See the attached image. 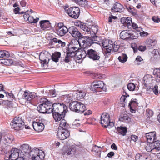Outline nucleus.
Returning a JSON list of instances; mask_svg holds the SVG:
<instances>
[{
	"label": "nucleus",
	"instance_id": "obj_4",
	"mask_svg": "<svg viewBox=\"0 0 160 160\" xmlns=\"http://www.w3.org/2000/svg\"><path fill=\"white\" fill-rule=\"evenodd\" d=\"M41 100L43 102L38 106V110L41 113H51L52 111V102L45 98H42Z\"/></svg>",
	"mask_w": 160,
	"mask_h": 160
},
{
	"label": "nucleus",
	"instance_id": "obj_20",
	"mask_svg": "<svg viewBox=\"0 0 160 160\" xmlns=\"http://www.w3.org/2000/svg\"><path fill=\"white\" fill-rule=\"evenodd\" d=\"M36 93L34 92H25L22 95V98L26 100V102L28 103L32 99L37 96Z\"/></svg>",
	"mask_w": 160,
	"mask_h": 160
},
{
	"label": "nucleus",
	"instance_id": "obj_48",
	"mask_svg": "<svg viewBox=\"0 0 160 160\" xmlns=\"http://www.w3.org/2000/svg\"><path fill=\"white\" fill-rule=\"evenodd\" d=\"M127 88L130 91H133L135 88V85L132 82H130L127 85Z\"/></svg>",
	"mask_w": 160,
	"mask_h": 160
},
{
	"label": "nucleus",
	"instance_id": "obj_36",
	"mask_svg": "<svg viewBox=\"0 0 160 160\" xmlns=\"http://www.w3.org/2000/svg\"><path fill=\"white\" fill-rule=\"evenodd\" d=\"M154 150H160V141L157 140L152 143Z\"/></svg>",
	"mask_w": 160,
	"mask_h": 160
},
{
	"label": "nucleus",
	"instance_id": "obj_41",
	"mask_svg": "<svg viewBox=\"0 0 160 160\" xmlns=\"http://www.w3.org/2000/svg\"><path fill=\"white\" fill-rule=\"evenodd\" d=\"M119 120L121 121L127 123L130 121V118L127 115L124 114L123 116L119 118Z\"/></svg>",
	"mask_w": 160,
	"mask_h": 160
},
{
	"label": "nucleus",
	"instance_id": "obj_32",
	"mask_svg": "<svg viewBox=\"0 0 160 160\" xmlns=\"http://www.w3.org/2000/svg\"><path fill=\"white\" fill-rule=\"evenodd\" d=\"M117 130L118 133L123 136L126 135L127 132V128L126 127H118L117 128Z\"/></svg>",
	"mask_w": 160,
	"mask_h": 160
},
{
	"label": "nucleus",
	"instance_id": "obj_23",
	"mask_svg": "<svg viewBox=\"0 0 160 160\" xmlns=\"http://www.w3.org/2000/svg\"><path fill=\"white\" fill-rule=\"evenodd\" d=\"M76 150V146L72 145L71 147H68L62 153L63 155H70L74 154Z\"/></svg>",
	"mask_w": 160,
	"mask_h": 160
},
{
	"label": "nucleus",
	"instance_id": "obj_1",
	"mask_svg": "<svg viewBox=\"0 0 160 160\" xmlns=\"http://www.w3.org/2000/svg\"><path fill=\"white\" fill-rule=\"evenodd\" d=\"M22 150L20 155L27 158L32 155V160H42L45 157L44 152L39 149L35 148L31 150V147L28 144H24L21 146Z\"/></svg>",
	"mask_w": 160,
	"mask_h": 160
},
{
	"label": "nucleus",
	"instance_id": "obj_64",
	"mask_svg": "<svg viewBox=\"0 0 160 160\" xmlns=\"http://www.w3.org/2000/svg\"><path fill=\"white\" fill-rule=\"evenodd\" d=\"M29 16L28 14L25 13L23 15V18L24 20L26 21H28V17H29Z\"/></svg>",
	"mask_w": 160,
	"mask_h": 160
},
{
	"label": "nucleus",
	"instance_id": "obj_8",
	"mask_svg": "<svg viewBox=\"0 0 160 160\" xmlns=\"http://www.w3.org/2000/svg\"><path fill=\"white\" fill-rule=\"evenodd\" d=\"M84 51L85 53L84 56L82 57V55L81 54V58H84L85 56H87L90 59L95 61L98 60L100 58L99 52L95 50L89 48L87 50H84Z\"/></svg>",
	"mask_w": 160,
	"mask_h": 160
},
{
	"label": "nucleus",
	"instance_id": "obj_63",
	"mask_svg": "<svg viewBox=\"0 0 160 160\" xmlns=\"http://www.w3.org/2000/svg\"><path fill=\"white\" fill-rule=\"evenodd\" d=\"M155 80V81L156 82V83L158 82H160V74H158Z\"/></svg>",
	"mask_w": 160,
	"mask_h": 160
},
{
	"label": "nucleus",
	"instance_id": "obj_18",
	"mask_svg": "<svg viewBox=\"0 0 160 160\" xmlns=\"http://www.w3.org/2000/svg\"><path fill=\"white\" fill-rule=\"evenodd\" d=\"M11 153L9 156V160H18V158L22 156L19 154V150L16 148H12L11 151Z\"/></svg>",
	"mask_w": 160,
	"mask_h": 160
},
{
	"label": "nucleus",
	"instance_id": "obj_3",
	"mask_svg": "<svg viewBox=\"0 0 160 160\" xmlns=\"http://www.w3.org/2000/svg\"><path fill=\"white\" fill-rule=\"evenodd\" d=\"M101 46L106 50V53H110L112 50L114 52H117L119 48L117 42L108 40H104Z\"/></svg>",
	"mask_w": 160,
	"mask_h": 160
},
{
	"label": "nucleus",
	"instance_id": "obj_57",
	"mask_svg": "<svg viewBox=\"0 0 160 160\" xmlns=\"http://www.w3.org/2000/svg\"><path fill=\"white\" fill-rule=\"evenodd\" d=\"M146 46H145L141 45L139 46L138 49L140 51L143 52L146 49Z\"/></svg>",
	"mask_w": 160,
	"mask_h": 160
},
{
	"label": "nucleus",
	"instance_id": "obj_14",
	"mask_svg": "<svg viewBox=\"0 0 160 160\" xmlns=\"http://www.w3.org/2000/svg\"><path fill=\"white\" fill-rule=\"evenodd\" d=\"M55 29L57 34L60 36H64L68 32V29L61 23H58V25L56 26Z\"/></svg>",
	"mask_w": 160,
	"mask_h": 160
},
{
	"label": "nucleus",
	"instance_id": "obj_34",
	"mask_svg": "<svg viewBox=\"0 0 160 160\" xmlns=\"http://www.w3.org/2000/svg\"><path fill=\"white\" fill-rule=\"evenodd\" d=\"M53 42L55 43H58L62 47H64L65 45V42H62L60 40L57 39L56 38H54L50 40V43L51 45H52Z\"/></svg>",
	"mask_w": 160,
	"mask_h": 160
},
{
	"label": "nucleus",
	"instance_id": "obj_56",
	"mask_svg": "<svg viewBox=\"0 0 160 160\" xmlns=\"http://www.w3.org/2000/svg\"><path fill=\"white\" fill-rule=\"evenodd\" d=\"M18 55L20 57L23 58L25 57L26 54L24 51H21L18 52Z\"/></svg>",
	"mask_w": 160,
	"mask_h": 160
},
{
	"label": "nucleus",
	"instance_id": "obj_61",
	"mask_svg": "<svg viewBox=\"0 0 160 160\" xmlns=\"http://www.w3.org/2000/svg\"><path fill=\"white\" fill-rule=\"evenodd\" d=\"M153 73L156 76L158 75V74H160V69H156L154 70Z\"/></svg>",
	"mask_w": 160,
	"mask_h": 160
},
{
	"label": "nucleus",
	"instance_id": "obj_45",
	"mask_svg": "<svg viewBox=\"0 0 160 160\" xmlns=\"http://www.w3.org/2000/svg\"><path fill=\"white\" fill-rule=\"evenodd\" d=\"M73 57L70 55V54L67 53V55L65 58L64 59L63 61L66 63H69L72 60V58Z\"/></svg>",
	"mask_w": 160,
	"mask_h": 160
},
{
	"label": "nucleus",
	"instance_id": "obj_60",
	"mask_svg": "<svg viewBox=\"0 0 160 160\" xmlns=\"http://www.w3.org/2000/svg\"><path fill=\"white\" fill-rule=\"evenodd\" d=\"M126 97H125L124 96H122L120 98L121 101L122 102H124V104H125V103L126 104L127 102V100H126Z\"/></svg>",
	"mask_w": 160,
	"mask_h": 160
},
{
	"label": "nucleus",
	"instance_id": "obj_15",
	"mask_svg": "<svg viewBox=\"0 0 160 160\" xmlns=\"http://www.w3.org/2000/svg\"><path fill=\"white\" fill-rule=\"evenodd\" d=\"M70 136V132L67 128L59 129L57 132L58 138L61 140H63L68 138Z\"/></svg>",
	"mask_w": 160,
	"mask_h": 160
},
{
	"label": "nucleus",
	"instance_id": "obj_44",
	"mask_svg": "<svg viewBox=\"0 0 160 160\" xmlns=\"http://www.w3.org/2000/svg\"><path fill=\"white\" fill-rule=\"evenodd\" d=\"M132 21L130 17H127L126 18L125 26H127L128 28H130L131 24L132 23Z\"/></svg>",
	"mask_w": 160,
	"mask_h": 160
},
{
	"label": "nucleus",
	"instance_id": "obj_49",
	"mask_svg": "<svg viewBox=\"0 0 160 160\" xmlns=\"http://www.w3.org/2000/svg\"><path fill=\"white\" fill-rule=\"evenodd\" d=\"M9 52L7 51H0V57L3 58L4 56L9 57Z\"/></svg>",
	"mask_w": 160,
	"mask_h": 160
},
{
	"label": "nucleus",
	"instance_id": "obj_42",
	"mask_svg": "<svg viewBox=\"0 0 160 160\" xmlns=\"http://www.w3.org/2000/svg\"><path fill=\"white\" fill-rule=\"evenodd\" d=\"M68 124L67 123L66 120L64 119H62L59 124V127L62 128V129H64V128H67L68 127Z\"/></svg>",
	"mask_w": 160,
	"mask_h": 160
},
{
	"label": "nucleus",
	"instance_id": "obj_30",
	"mask_svg": "<svg viewBox=\"0 0 160 160\" xmlns=\"http://www.w3.org/2000/svg\"><path fill=\"white\" fill-rule=\"evenodd\" d=\"M78 50V48L75 47H69L67 50V53L74 57L76 54L75 53Z\"/></svg>",
	"mask_w": 160,
	"mask_h": 160
},
{
	"label": "nucleus",
	"instance_id": "obj_12",
	"mask_svg": "<svg viewBox=\"0 0 160 160\" xmlns=\"http://www.w3.org/2000/svg\"><path fill=\"white\" fill-rule=\"evenodd\" d=\"M86 94V92L85 91L78 90L76 91V93H74L72 94L65 95L64 96L68 99L69 101H72V99L73 98L79 100L83 98Z\"/></svg>",
	"mask_w": 160,
	"mask_h": 160
},
{
	"label": "nucleus",
	"instance_id": "obj_28",
	"mask_svg": "<svg viewBox=\"0 0 160 160\" xmlns=\"http://www.w3.org/2000/svg\"><path fill=\"white\" fill-rule=\"evenodd\" d=\"M90 36H93L96 35L98 30V26L96 25H91Z\"/></svg>",
	"mask_w": 160,
	"mask_h": 160
},
{
	"label": "nucleus",
	"instance_id": "obj_5",
	"mask_svg": "<svg viewBox=\"0 0 160 160\" xmlns=\"http://www.w3.org/2000/svg\"><path fill=\"white\" fill-rule=\"evenodd\" d=\"M69 107L72 111L79 113H82L84 112L86 108L84 104L76 101L71 102L69 104Z\"/></svg>",
	"mask_w": 160,
	"mask_h": 160
},
{
	"label": "nucleus",
	"instance_id": "obj_19",
	"mask_svg": "<svg viewBox=\"0 0 160 160\" xmlns=\"http://www.w3.org/2000/svg\"><path fill=\"white\" fill-rule=\"evenodd\" d=\"M78 24L76 25L80 27L83 31L86 32L85 34L88 36L90 35V33L91 25L89 24V23H84L81 22H79L78 23Z\"/></svg>",
	"mask_w": 160,
	"mask_h": 160
},
{
	"label": "nucleus",
	"instance_id": "obj_39",
	"mask_svg": "<svg viewBox=\"0 0 160 160\" xmlns=\"http://www.w3.org/2000/svg\"><path fill=\"white\" fill-rule=\"evenodd\" d=\"M138 105V103L136 99H132L129 102L128 106L129 107H132L136 108Z\"/></svg>",
	"mask_w": 160,
	"mask_h": 160
},
{
	"label": "nucleus",
	"instance_id": "obj_35",
	"mask_svg": "<svg viewBox=\"0 0 160 160\" xmlns=\"http://www.w3.org/2000/svg\"><path fill=\"white\" fill-rule=\"evenodd\" d=\"M61 53L59 52H57L53 54L52 55V59L53 61L57 62L58 61L59 59L60 58Z\"/></svg>",
	"mask_w": 160,
	"mask_h": 160
},
{
	"label": "nucleus",
	"instance_id": "obj_6",
	"mask_svg": "<svg viewBox=\"0 0 160 160\" xmlns=\"http://www.w3.org/2000/svg\"><path fill=\"white\" fill-rule=\"evenodd\" d=\"M78 42L79 45L83 48L84 50H88L89 48L90 47L92 43V40H91L90 36L82 37L78 39Z\"/></svg>",
	"mask_w": 160,
	"mask_h": 160
},
{
	"label": "nucleus",
	"instance_id": "obj_11",
	"mask_svg": "<svg viewBox=\"0 0 160 160\" xmlns=\"http://www.w3.org/2000/svg\"><path fill=\"white\" fill-rule=\"evenodd\" d=\"M52 112H56L62 113H65L67 109V106L63 103L56 102L52 105Z\"/></svg>",
	"mask_w": 160,
	"mask_h": 160
},
{
	"label": "nucleus",
	"instance_id": "obj_27",
	"mask_svg": "<svg viewBox=\"0 0 160 160\" xmlns=\"http://www.w3.org/2000/svg\"><path fill=\"white\" fill-rule=\"evenodd\" d=\"M52 112L53 118L56 122L60 121L65 117V113H62L56 112Z\"/></svg>",
	"mask_w": 160,
	"mask_h": 160
},
{
	"label": "nucleus",
	"instance_id": "obj_33",
	"mask_svg": "<svg viewBox=\"0 0 160 160\" xmlns=\"http://www.w3.org/2000/svg\"><path fill=\"white\" fill-rule=\"evenodd\" d=\"M76 4L82 7H85L88 4V1L86 0H72Z\"/></svg>",
	"mask_w": 160,
	"mask_h": 160
},
{
	"label": "nucleus",
	"instance_id": "obj_16",
	"mask_svg": "<svg viewBox=\"0 0 160 160\" xmlns=\"http://www.w3.org/2000/svg\"><path fill=\"white\" fill-rule=\"evenodd\" d=\"M68 32L72 36L76 38H79L82 36L81 33L76 27L71 26L68 28Z\"/></svg>",
	"mask_w": 160,
	"mask_h": 160
},
{
	"label": "nucleus",
	"instance_id": "obj_53",
	"mask_svg": "<svg viewBox=\"0 0 160 160\" xmlns=\"http://www.w3.org/2000/svg\"><path fill=\"white\" fill-rule=\"evenodd\" d=\"M152 20L155 23H159L160 22V18L158 16H153Z\"/></svg>",
	"mask_w": 160,
	"mask_h": 160
},
{
	"label": "nucleus",
	"instance_id": "obj_21",
	"mask_svg": "<svg viewBox=\"0 0 160 160\" xmlns=\"http://www.w3.org/2000/svg\"><path fill=\"white\" fill-rule=\"evenodd\" d=\"M147 141L148 143H152L154 140L157 139L156 132H152L146 134Z\"/></svg>",
	"mask_w": 160,
	"mask_h": 160
},
{
	"label": "nucleus",
	"instance_id": "obj_51",
	"mask_svg": "<svg viewBox=\"0 0 160 160\" xmlns=\"http://www.w3.org/2000/svg\"><path fill=\"white\" fill-rule=\"evenodd\" d=\"M131 27H130V28H129L128 29H131L133 28L138 31L139 30V29L140 28H138L137 25L135 23H132L131 24Z\"/></svg>",
	"mask_w": 160,
	"mask_h": 160
},
{
	"label": "nucleus",
	"instance_id": "obj_54",
	"mask_svg": "<svg viewBox=\"0 0 160 160\" xmlns=\"http://www.w3.org/2000/svg\"><path fill=\"white\" fill-rule=\"evenodd\" d=\"M130 138L131 141L135 142L138 140V137L134 135H132L130 136Z\"/></svg>",
	"mask_w": 160,
	"mask_h": 160
},
{
	"label": "nucleus",
	"instance_id": "obj_55",
	"mask_svg": "<svg viewBox=\"0 0 160 160\" xmlns=\"http://www.w3.org/2000/svg\"><path fill=\"white\" fill-rule=\"evenodd\" d=\"M20 8L19 7H17L13 10V12L15 14H22L24 12H19Z\"/></svg>",
	"mask_w": 160,
	"mask_h": 160
},
{
	"label": "nucleus",
	"instance_id": "obj_46",
	"mask_svg": "<svg viewBox=\"0 0 160 160\" xmlns=\"http://www.w3.org/2000/svg\"><path fill=\"white\" fill-rule=\"evenodd\" d=\"M152 54H153L154 58L156 59L160 58V53L158 49H154L153 51Z\"/></svg>",
	"mask_w": 160,
	"mask_h": 160
},
{
	"label": "nucleus",
	"instance_id": "obj_62",
	"mask_svg": "<svg viewBox=\"0 0 160 160\" xmlns=\"http://www.w3.org/2000/svg\"><path fill=\"white\" fill-rule=\"evenodd\" d=\"M140 36L142 37H144L146 36H147L148 35V32L143 31L142 32H140Z\"/></svg>",
	"mask_w": 160,
	"mask_h": 160
},
{
	"label": "nucleus",
	"instance_id": "obj_10",
	"mask_svg": "<svg viewBox=\"0 0 160 160\" xmlns=\"http://www.w3.org/2000/svg\"><path fill=\"white\" fill-rule=\"evenodd\" d=\"M12 127L16 130L22 129L24 127V122L22 118L19 117H15L14 118L13 122L10 123Z\"/></svg>",
	"mask_w": 160,
	"mask_h": 160
},
{
	"label": "nucleus",
	"instance_id": "obj_37",
	"mask_svg": "<svg viewBox=\"0 0 160 160\" xmlns=\"http://www.w3.org/2000/svg\"><path fill=\"white\" fill-rule=\"evenodd\" d=\"M45 56L44 55H40L39 56V59L44 64H47L50 60L47 57L45 58Z\"/></svg>",
	"mask_w": 160,
	"mask_h": 160
},
{
	"label": "nucleus",
	"instance_id": "obj_22",
	"mask_svg": "<svg viewBox=\"0 0 160 160\" xmlns=\"http://www.w3.org/2000/svg\"><path fill=\"white\" fill-rule=\"evenodd\" d=\"M32 126L34 130L38 132H42L44 128V125L42 122H34Z\"/></svg>",
	"mask_w": 160,
	"mask_h": 160
},
{
	"label": "nucleus",
	"instance_id": "obj_40",
	"mask_svg": "<svg viewBox=\"0 0 160 160\" xmlns=\"http://www.w3.org/2000/svg\"><path fill=\"white\" fill-rule=\"evenodd\" d=\"M128 57L126 54L122 53L118 57L119 61L122 62H125L127 59Z\"/></svg>",
	"mask_w": 160,
	"mask_h": 160
},
{
	"label": "nucleus",
	"instance_id": "obj_26",
	"mask_svg": "<svg viewBox=\"0 0 160 160\" xmlns=\"http://www.w3.org/2000/svg\"><path fill=\"white\" fill-rule=\"evenodd\" d=\"M13 140V137L9 134H5L3 136V142L6 145H8L12 142Z\"/></svg>",
	"mask_w": 160,
	"mask_h": 160
},
{
	"label": "nucleus",
	"instance_id": "obj_24",
	"mask_svg": "<svg viewBox=\"0 0 160 160\" xmlns=\"http://www.w3.org/2000/svg\"><path fill=\"white\" fill-rule=\"evenodd\" d=\"M40 26L44 30L49 29L51 27V23L48 20L41 21L40 22Z\"/></svg>",
	"mask_w": 160,
	"mask_h": 160
},
{
	"label": "nucleus",
	"instance_id": "obj_58",
	"mask_svg": "<svg viewBox=\"0 0 160 160\" xmlns=\"http://www.w3.org/2000/svg\"><path fill=\"white\" fill-rule=\"evenodd\" d=\"M20 5L22 7L26 6L28 4L25 0H22L20 2Z\"/></svg>",
	"mask_w": 160,
	"mask_h": 160
},
{
	"label": "nucleus",
	"instance_id": "obj_31",
	"mask_svg": "<svg viewBox=\"0 0 160 160\" xmlns=\"http://www.w3.org/2000/svg\"><path fill=\"white\" fill-rule=\"evenodd\" d=\"M0 105L2 106L6 105L9 107H14L13 102L8 100H3L0 101Z\"/></svg>",
	"mask_w": 160,
	"mask_h": 160
},
{
	"label": "nucleus",
	"instance_id": "obj_29",
	"mask_svg": "<svg viewBox=\"0 0 160 160\" xmlns=\"http://www.w3.org/2000/svg\"><path fill=\"white\" fill-rule=\"evenodd\" d=\"M92 38L91 40H92V43H96L100 45L101 46L102 45V42L104 40H101V38L100 37L97 36L96 35L93 36H90Z\"/></svg>",
	"mask_w": 160,
	"mask_h": 160
},
{
	"label": "nucleus",
	"instance_id": "obj_17",
	"mask_svg": "<svg viewBox=\"0 0 160 160\" xmlns=\"http://www.w3.org/2000/svg\"><path fill=\"white\" fill-rule=\"evenodd\" d=\"M120 37L122 39L131 40L135 38V36L129 30H123L120 33Z\"/></svg>",
	"mask_w": 160,
	"mask_h": 160
},
{
	"label": "nucleus",
	"instance_id": "obj_52",
	"mask_svg": "<svg viewBox=\"0 0 160 160\" xmlns=\"http://www.w3.org/2000/svg\"><path fill=\"white\" fill-rule=\"evenodd\" d=\"M48 95L51 97H55L56 96V91L55 90H50L48 92Z\"/></svg>",
	"mask_w": 160,
	"mask_h": 160
},
{
	"label": "nucleus",
	"instance_id": "obj_9",
	"mask_svg": "<svg viewBox=\"0 0 160 160\" xmlns=\"http://www.w3.org/2000/svg\"><path fill=\"white\" fill-rule=\"evenodd\" d=\"M101 123L104 127H108L109 128L114 126V122L110 121L109 115L106 113H103L101 115Z\"/></svg>",
	"mask_w": 160,
	"mask_h": 160
},
{
	"label": "nucleus",
	"instance_id": "obj_50",
	"mask_svg": "<svg viewBox=\"0 0 160 160\" xmlns=\"http://www.w3.org/2000/svg\"><path fill=\"white\" fill-rule=\"evenodd\" d=\"M135 61L139 65L143 62V60L140 56H138L136 58Z\"/></svg>",
	"mask_w": 160,
	"mask_h": 160
},
{
	"label": "nucleus",
	"instance_id": "obj_43",
	"mask_svg": "<svg viewBox=\"0 0 160 160\" xmlns=\"http://www.w3.org/2000/svg\"><path fill=\"white\" fill-rule=\"evenodd\" d=\"M152 143H149L146 146L145 148L146 150L148 152H152V153L155 154V153L154 152V150L153 148Z\"/></svg>",
	"mask_w": 160,
	"mask_h": 160
},
{
	"label": "nucleus",
	"instance_id": "obj_25",
	"mask_svg": "<svg viewBox=\"0 0 160 160\" xmlns=\"http://www.w3.org/2000/svg\"><path fill=\"white\" fill-rule=\"evenodd\" d=\"M123 9L122 6L120 3H115L111 8L112 11L113 12H121Z\"/></svg>",
	"mask_w": 160,
	"mask_h": 160
},
{
	"label": "nucleus",
	"instance_id": "obj_47",
	"mask_svg": "<svg viewBox=\"0 0 160 160\" xmlns=\"http://www.w3.org/2000/svg\"><path fill=\"white\" fill-rule=\"evenodd\" d=\"M38 20V18H36L35 19L33 17L31 16H29V17H28V21L31 23H35L37 22Z\"/></svg>",
	"mask_w": 160,
	"mask_h": 160
},
{
	"label": "nucleus",
	"instance_id": "obj_7",
	"mask_svg": "<svg viewBox=\"0 0 160 160\" xmlns=\"http://www.w3.org/2000/svg\"><path fill=\"white\" fill-rule=\"evenodd\" d=\"M90 89L93 92H101L106 91V88L103 82L98 81L93 82L91 85Z\"/></svg>",
	"mask_w": 160,
	"mask_h": 160
},
{
	"label": "nucleus",
	"instance_id": "obj_2",
	"mask_svg": "<svg viewBox=\"0 0 160 160\" xmlns=\"http://www.w3.org/2000/svg\"><path fill=\"white\" fill-rule=\"evenodd\" d=\"M143 83L148 92L150 93L152 91L155 94H158V86L154 77L151 75H146L143 78Z\"/></svg>",
	"mask_w": 160,
	"mask_h": 160
},
{
	"label": "nucleus",
	"instance_id": "obj_38",
	"mask_svg": "<svg viewBox=\"0 0 160 160\" xmlns=\"http://www.w3.org/2000/svg\"><path fill=\"white\" fill-rule=\"evenodd\" d=\"M1 61V62L5 65H11L13 63L12 60L9 59H2Z\"/></svg>",
	"mask_w": 160,
	"mask_h": 160
},
{
	"label": "nucleus",
	"instance_id": "obj_13",
	"mask_svg": "<svg viewBox=\"0 0 160 160\" xmlns=\"http://www.w3.org/2000/svg\"><path fill=\"white\" fill-rule=\"evenodd\" d=\"M67 13L71 18L77 19L80 15V10L78 7H71L67 10Z\"/></svg>",
	"mask_w": 160,
	"mask_h": 160
},
{
	"label": "nucleus",
	"instance_id": "obj_59",
	"mask_svg": "<svg viewBox=\"0 0 160 160\" xmlns=\"http://www.w3.org/2000/svg\"><path fill=\"white\" fill-rule=\"evenodd\" d=\"M146 112L148 114V116L149 117H151L153 115V112L152 110L150 109H147Z\"/></svg>",
	"mask_w": 160,
	"mask_h": 160
}]
</instances>
